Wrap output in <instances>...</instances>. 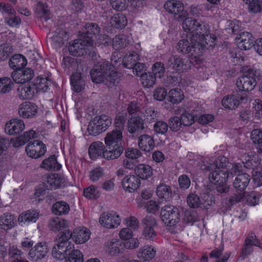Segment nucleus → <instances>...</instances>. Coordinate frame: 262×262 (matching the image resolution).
<instances>
[{
  "mask_svg": "<svg viewBox=\"0 0 262 262\" xmlns=\"http://www.w3.org/2000/svg\"><path fill=\"white\" fill-rule=\"evenodd\" d=\"M90 75L94 82H104L108 86L118 83L120 78V74L115 71L114 66L108 61L103 62L99 68L92 69Z\"/></svg>",
  "mask_w": 262,
  "mask_h": 262,
  "instance_id": "1",
  "label": "nucleus"
},
{
  "mask_svg": "<svg viewBox=\"0 0 262 262\" xmlns=\"http://www.w3.org/2000/svg\"><path fill=\"white\" fill-rule=\"evenodd\" d=\"M260 81H262V72L247 67L243 69V75L237 79L236 85L239 93L249 92L254 90Z\"/></svg>",
  "mask_w": 262,
  "mask_h": 262,
  "instance_id": "2",
  "label": "nucleus"
},
{
  "mask_svg": "<svg viewBox=\"0 0 262 262\" xmlns=\"http://www.w3.org/2000/svg\"><path fill=\"white\" fill-rule=\"evenodd\" d=\"M73 238L72 232L69 229H65L60 233L56 238L57 243L53 247L52 255L53 257L58 260H63L66 252L74 248V245L70 241Z\"/></svg>",
  "mask_w": 262,
  "mask_h": 262,
  "instance_id": "3",
  "label": "nucleus"
},
{
  "mask_svg": "<svg viewBox=\"0 0 262 262\" xmlns=\"http://www.w3.org/2000/svg\"><path fill=\"white\" fill-rule=\"evenodd\" d=\"M176 49L179 53L187 54L192 58H199L203 55V47L194 36L187 35L186 38L179 41Z\"/></svg>",
  "mask_w": 262,
  "mask_h": 262,
  "instance_id": "4",
  "label": "nucleus"
},
{
  "mask_svg": "<svg viewBox=\"0 0 262 262\" xmlns=\"http://www.w3.org/2000/svg\"><path fill=\"white\" fill-rule=\"evenodd\" d=\"M36 133L34 130L30 129L24 132L23 135L11 139L10 142L0 136V155L8 148L10 143L12 145L13 147L18 148L24 145L30 140L34 139L36 137Z\"/></svg>",
  "mask_w": 262,
  "mask_h": 262,
  "instance_id": "5",
  "label": "nucleus"
},
{
  "mask_svg": "<svg viewBox=\"0 0 262 262\" xmlns=\"http://www.w3.org/2000/svg\"><path fill=\"white\" fill-rule=\"evenodd\" d=\"M208 25L205 24L200 20L192 18H185L182 23L184 30L188 33L189 36H194L195 39L200 35H203L207 33Z\"/></svg>",
  "mask_w": 262,
  "mask_h": 262,
  "instance_id": "6",
  "label": "nucleus"
},
{
  "mask_svg": "<svg viewBox=\"0 0 262 262\" xmlns=\"http://www.w3.org/2000/svg\"><path fill=\"white\" fill-rule=\"evenodd\" d=\"M85 40L80 37L79 39L74 40L70 43L69 51L71 55L74 56L91 55V51L94 49L92 45V41Z\"/></svg>",
  "mask_w": 262,
  "mask_h": 262,
  "instance_id": "7",
  "label": "nucleus"
},
{
  "mask_svg": "<svg viewBox=\"0 0 262 262\" xmlns=\"http://www.w3.org/2000/svg\"><path fill=\"white\" fill-rule=\"evenodd\" d=\"M112 124V119L106 115L96 117L91 120L87 130L92 136H97L106 130Z\"/></svg>",
  "mask_w": 262,
  "mask_h": 262,
  "instance_id": "8",
  "label": "nucleus"
},
{
  "mask_svg": "<svg viewBox=\"0 0 262 262\" xmlns=\"http://www.w3.org/2000/svg\"><path fill=\"white\" fill-rule=\"evenodd\" d=\"M161 217L164 224L168 226H173L180 220V211L172 205L165 206L161 210Z\"/></svg>",
  "mask_w": 262,
  "mask_h": 262,
  "instance_id": "9",
  "label": "nucleus"
},
{
  "mask_svg": "<svg viewBox=\"0 0 262 262\" xmlns=\"http://www.w3.org/2000/svg\"><path fill=\"white\" fill-rule=\"evenodd\" d=\"M192 163L196 166V170L194 172H197L198 170H213L214 169H220L226 170L227 160L225 157H220L212 163H209L204 160L192 161Z\"/></svg>",
  "mask_w": 262,
  "mask_h": 262,
  "instance_id": "10",
  "label": "nucleus"
},
{
  "mask_svg": "<svg viewBox=\"0 0 262 262\" xmlns=\"http://www.w3.org/2000/svg\"><path fill=\"white\" fill-rule=\"evenodd\" d=\"M246 94H241L237 91L233 92L231 94L225 96L222 100L223 107L228 110H235L239 104L247 99Z\"/></svg>",
  "mask_w": 262,
  "mask_h": 262,
  "instance_id": "11",
  "label": "nucleus"
},
{
  "mask_svg": "<svg viewBox=\"0 0 262 262\" xmlns=\"http://www.w3.org/2000/svg\"><path fill=\"white\" fill-rule=\"evenodd\" d=\"M143 229L142 232V236L146 240L153 241L157 238V232L154 230L156 226L155 218L151 216H146L142 222Z\"/></svg>",
  "mask_w": 262,
  "mask_h": 262,
  "instance_id": "12",
  "label": "nucleus"
},
{
  "mask_svg": "<svg viewBox=\"0 0 262 262\" xmlns=\"http://www.w3.org/2000/svg\"><path fill=\"white\" fill-rule=\"evenodd\" d=\"M46 151V145L40 140L31 141L26 147L27 155L32 158H39L43 156Z\"/></svg>",
  "mask_w": 262,
  "mask_h": 262,
  "instance_id": "13",
  "label": "nucleus"
},
{
  "mask_svg": "<svg viewBox=\"0 0 262 262\" xmlns=\"http://www.w3.org/2000/svg\"><path fill=\"white\" fill-rule=\"evenodd\" d=\"M191 62L187 60H184L178 56H171L166 62L167 69H171L177 72H184L190 69L191 66Z\"/></svg>",
  "mask_w": 262,
  "mask_h": 262,
  "instance_id": "14",
  "label": "nucleus"
},
{
  "mask_svg": "<svg viewBox=\"0 0 262 262\" xmlns=\"http://www.w3.org/2000/svg\"><path fill=\"white\" fill-rule=\"evenodd\" d=\"M99 223L104 227L113 229L117 227L121 223L120 216L114 212H104L99 217Z\"/></svg>",
  "mask_w": 262,
  "mask_h": 262,
  "instance_id": "15",
  "label": "nucleus"
},
{
  "mask_svg": "<svg viewBox=\"0 0 262 262\" xmlns=\"http://www.w3.org/2000/svg\"><path fill=\"white\" fill-rule=\"evenodd\" d=\"M144 128V120L140 115L132 116L128 119L127 129L133 136H138Z\"/></svg>",
  "mask_w": 262,
  "mask_h": 262,
  "instance_id": "16",
  "label": "nucleus"
},
{
  "mask_svg": "<svg viewBox=\"0 0 262 262\" xmlns=\"http://www.w3.org/2000/svg\"><path fill=\"white\" fill-rule=\"evenodd\" d=\"M25 128L24 121L18 118H13L7 121L4 128L5 133L10 136L19 135Z\"/></svg>",
  "mask_w": 262,
  "mask_h": 262,
  "instance_id": "17",
  "label": "nucleus"
},
{
  "mask_svg": "<svg viewBox=\"0 0 262 262\" xmlns=\"http://www.w3.org/2000/svg\"><path fill=\"white\" fill-rule=\"evenodd\" d=\"M205 200L201 201L199 196L195 193H190L187 198V202L189 206L192 208L203 207L208 209L212 204L211 197L206 194L204 195Z\"/></svg>",
  "mask_w": 262,
  "mask_h": 262,
  "instance_id": "18",
  "label": "nucleus"
},
{
  "mask_svg": "<svg viewBox=\"0 0 262 262\" xmlns=\"http://www.w3.org/2000/svg\"><path fill=\"white\" fill-rule=\"evenodd\" d=\"M49 251L48 245L46 243H39L32 248L30 250L28 255L29 258L36 261L43 258Z\"/></svg>",
  "mask_w": 262,
  "mask_h": 262,
  "instance_id": "19",
  "label": "nucleus"
},
{
  "mask_svg": "<svg viewBox=\"0 0 262 262\" xmlns=\"http://www.w3.org/2000/svg\"><path fill=\"white\" fill-rule=\"evenodd\" d=\"M37 112V106L30 101H26L20 104L18 110V115L24 119L32 118Z\"/></svg>",
  "mask_w": 262,
  "mask_h": 262,
  "instance_id": "20",
  "label": "nucleus"
},
{
  "mask_svg": "<svg viewBox=\"0 0 262 262\" xmlns=\"http://www.w3.org/2000/svg\"><path fill=\"white\" fill-rule=\"evenodd\" d=\"M37 94L35 85L32 83L21 84L17 89V95L22 100L32 99Z\"/></svg>",
  "mask_w": 262,
  "mask_h": 262,
  "instance_id": "21",
  "label": "nucleus"
},
{
  "mask_svg": "<svg viewBox=\"0 0 262 262\" xmlns=\"http://www.w3.org/2000/svg\"><path fill=\"white\" fill-rule=\"evenodd\" d=\"M34 75L33 71L30 68L20 69V70L14 71L12 73V77L14 81L16 83H22V84L30 80Z\"/></svg>",
  "mask_w": 262,
  "mask_h": 262,
  "instance_id": "22",
  "label": "nucleus"
},
{
  "mask_svg": "<svg viewBox=\"0 0 262 262\" xmlns=\"http://www.w3.org/2000/svg\"><path fill=\"white\" fill-rule=\"evenodd\" d=\"M122 131L114 129L106 134L104 138L105 146L110 148L114 146H122Z\"/></svg>",
  "mask_w": 262,
  "mask_h": 262,
  "instance_id": "23",
  "label": "nucleus"
},
{
  "mask_svg": "<svg viewBox=\"0 0 262 262\" xmlns=\"http://www.w3.org/2000/svg\"><path fill=\"white\" fill-rule=\"evenodd\" d=\"M100 29L98 25L94 23H88L83 26L82 33L80 36L83 39L89 41L90 39L93 46V37L100 33Z\"/></svg>",
  "mask_w": 262,
  "mask_h": 262,
  "instance_id": "24",
  "label": "nucleus"
},
{
  "mask_svg": "<svg viewBox=\"0 0 262 262\" xmlns=\"http://www.w3.org/2000/svg\"><path fill=\"white\" fill-rule=\"evenodd\" d=\"M236 40L238 47L241 50H246L254 47V38L249 32H244L239 34Z\"/></svg>",
  "mask_w": 262,
  "mask_h": 262,
  "instance_id": "25",
  "label": "nucleus"
},
{
  "mask_svg": "<svg viewBox=\"0 0 262 262\" xmlns=\"http://www.w3.org/2000/svg\"><path fill=\"white\" fill-rule=\"evenodd\" d=\"M140 179L135 175L126 176L122 180V185L125 191L135 192L140 186Z\"/></svg>",
  "mask_w": 262,
  "mask_h": 262,
  "instance_id": "26",
  "label": "nucleus"
},
{
  "mask_svg": "<svg viewBox=\"0 0 262 262\" xmlns=\"http://www.w3.org/2000/svg\"><path fill=\"white\" fill-rule=\"evenodd\" d=\"M209 171L208 179L211 183H223L226 182L228 177L229 173L228 170L220 169H214L213 170H204Z\"/></svg>",
  "mask_w": 262,
  "mask_h": 262,
  "instance_id": "27",
  "label": "nucleus"
},
{
  "mask_svg": "<svg viewBox=\"0 0 262 262\" xmlns=\"http://www.w3.org/2000/svg\"><path fill=\"white\" fill-rule=\"evenodd\" d=\"M106 146L100 141L92 142L89 148L88 152L91 159L96 160L99 158H103Z\"/></svg>",
  "mask_w": 262,
  "mask_h": 262,
  "instance_id": "28",
  "label": "nucleus"
},
{
  "mask_svg": "<svg viewBox=\"0 0 262 262\" xmlns=\"http://www.w3.org/2000/svg\"><path fill=\"white\" fill-rule=\"evenodd\" d=\"M64 180L58 174H52L47 178L45 186L47 189H56L60 187H65Z\"/></svg>",
  "mask_w": 262,
  "mask_h": 262,
  "instance_id": "29",
  "label": "nucleus"
},
{
  "mask_svg": "<svg viewBox=\"0 0 262 262\" xmlns=\"http://www.w3.org/2000/svg\"><path fill=\"white\" fill-rule=\"evenodd\" d=\"M124 150L123 146L106 147L103 158L106 160H114L119 158Z\"/></svg>",
  "mask_w": 262,
  "mask_h": 262,
  "instance_id": "30",
  "label": "nucleus"
},
{
  "mask_svg": "<svg viewBox=\"0 0 262 262\" xmlns=\"http://www.w3.org/2000/svg\"><path fill=\"white\" fill-rule=\"evenodd\" d=\"M73 234V239L78 244H83L87 242L90 237V232L86 228L82 229H75Z\"/></svg>",
  "mask_w": 262,
  "mask_h": 262,
  "instance_id": "31",
  "label": "nucleus"
},
{
  "mask_svg": "<svg viewBox=\"0 0 262 262\" xmlns=\"http://www.w3.org/2000/svg\"><path fill=\"white\" fill-rule=\"evenodd\" d=\"M138 145L139 148L145 151L149 152L155 147L154 139L148 135H142L139 138Z\"/></svg>",
  "mask_w": 262,
  "mask_h": 262,
  "instance_id": "32",
  "label": "nucleus"
},
{
  "mask_svg": "<svg viewBox=\"0 0 262 262\" xmlns=\"http://www.w3.org/2000/svg\"><path fill=\"white\" fill-rule=\"evenodd\" d=\"M164 7L167 11L174 15L183 12L184 10L183 4L178 1H167L165 3Z\"/></svg>",
  "mask_w": 262,
  "mask_h": 262,
  "instance_id": "33",
  "label": "nucleus"
},
{
  "mask_svg": "<svg viewBox=\"0 0 262 262\" xmlns=\"http://www.w3.org/2000/svg\"><path fill=\"white\" fill-rule=\"evenodd\" d=\"M39 217V213L34 210H28L22 212L19 216L18 222L19 224L35 223Z\"/></svg>",
  "mask_w": 262,
  "mask_h": 262,
  "instance_id": "34",
  "label": "nucleus"
},
{
  "mask_svg": "<svg viewBox=\"0 0 262 262\" xmlns=\"http://www.w3.org/2000/svg\"><path fill=\"white\" fill-rule=\"evenodd\" d=\"M216 38L213 34L209 33V27L207 29V33L203 35H200L198 38L199 45L203 47V53L205 48H209L214 46Z\"/></svg>",
  "mask_w": 262,
  "mask_h": 262,
  "instance_id": "35",
  "label": "nucleus"
},
{
  "mask_svg": "<svg viewBox=\"0 0 262 262\" xmlns=\"http://www.w3.org/2000/svg\"><path fill=\"white\" fill-rule=\"evenodd\" d=\"M250 180V176L246 173L238 174L233 182V186L235 189L243 191L248 186Z\"/></svg>",
  "mask_w": 262,
  "mask_h": 262,
  "instance_id": "36",
  "label": "nucleus"
},
{
  "mask_svg": "<svg viewBox=\"0 0 262 262\" xmlns=\"http://www.w3.org/2000/svg\"><path fill=\"white\" fill-rule=\"evenodd\" d=\"M40 167L49 171L59 170L61 165L58 164L55 155H51L43 160Z\"/></svg>",
  "mask_w": 262,
  "mask_h": 262,
  "instance_id": "37",
  "label": "nucleus"
},
{
  "mask_svg": "<svg viewBox=\"0 0 262 262\" xmlns=\"http://www.w3.org/2000/svg\"><path fill=\"white\" fill-rule=\"evenodd\" d=\"M27 60L25 56L21 54H15L9 60L10 68L15 71L24 68L27 65Z\"/></svg>",
  "mask_w": 262,
  "mask_h": 262,
  "instance_id": "38",
  "label": "nucleus"
},
{
  "mask_svg": "<svg viewBox=\"0 0 262 262\" xmlns=\"http://www.w3.org/2000/svg\"><path fill=\"white\" fill-rule=\"evenodd\" d=\"M135 172L139 179H147L152 174V169L148 165L145 164H139L135 169Z\"/></svg>",
  "mask_w": 262,
  "mask_h": 262,
  "instance_id": "39",
  "label": "nucleus"
},
{
  "mask_svg": "<svg viewBox=\"0 0 262 262\" xmlns=\"http://www.w3.org/2000/svg\"><path fill=\"white\" fill-rule=\"evenodd\" d=\"M68 225L67 221L59 217L51 219L49 222V227L54 232L65 230Z\"/></svg>",
  "mask_w": 262,
  "mask_h": 262,
  "instance_id": "40",
  "label": "nucleus"
},
{
  "mask_svg": "<svg viewBox=\"0 0 262 262\" xmlns=\"http://www.w3.org/2000/svg\"><path fill=\"white\" fill-rule=\"evenodd\" d=\"M156 193L160 199L167 201L171 198L172 191L169 186L161 183L157 187Z\"/></svg>",
  "mask_w": 262,
  "mask_h": 262,
  "instance_id": "41",
  "label": "nucleus"
},
{
  "mask_svg": "<svg viewBox=\"0 0 262 262\" xmlns=\"http://www.w3.org/2000/svg\"><path fill=\"white\" fill-rule=\"evenodd\" d=\"M15 217L14 215L6 213L0 217V227L5 230H9L14 226Z\"/></svg>",
  "mask_w": 262,
  "mask_h": 262,
  "instance_id": "42",
  "label": "nucleus"
},
{
  "mask_svg": "<svg viewBox=\"0 0 262 262\" xmlns=\"http://www.w3.org/2000/svg\"><path fill=\"white\" fill-rule=\"evenodd\" d=\"M52 212L57 215H65L69 213V205L64 201H58L54 203L52 208Z\"/></svg>",
  "mask_w": 262,
  "mask_h": 262,
  "instance_id": "43",
  "label": "nucleus"
},
{
  "mask_svg": "<svg viewBox=\"0 0 262 262\" xmlns=\"http://www.w3.org/2000/svg\"><path fill=\"white\" fill-rule=\"evenodd\" d=\"M156 252V250L154 247L146 246L140 250L138 256L144 261L149 260L155 257Z\"/></svg>",
  "mask_w": 262,
  "mask_h": 262,
  "instance_id": "44",
  "label": "nucleus"
},
{
  "mask_svg": "<svg viewBox=\"0 0 262 262\" xmlns=\"http://www.w3.org/2000/svg\"><path fill=\"white\" fill-rule=\"evenodd\" d=\"M71 82L75 92L79 93L84 88L85 81L79 73L73 74L71 77Z\"/></svg>",
  "mask_w": 262,
  "mask_h": 262,
  "instance_id": "45",
  "label": "nucleus"
},
{
  "mask_svg": "<svg viewBox=\"0 0 262 262\" xmlns=\"http://www.w3.org/2000/svg\"><path fill=\"white\" fill-rule=\"evenodd\" d=\"M184 97L183 91L179 88L171 90L167 94L168 100L173 104L181 102Z\"/></svg>",
  "mask_w": 262,
  "mask_h": 262,
  "instance_id": "46",
  "label": "nucleus"
},
{
  "mask_svg": "<svg viewBox=\"0 0 262 262\" xmlns=\"http://www.w3.org/2000/svg\"><path fill=\"white\" fill-rule=\"evenodd\" d=\"M127 19L124 15L118 13L113 15L111 19V24L114 28L123 29L127 25Z\"/></svg>",
  "mask_w": 262,
  "mask_h": 262,
  "instance_id": "47",
  "label": "nucleus"
},
{
  "mask_svg": "<svg viewBox=\"0 0 262 262\" xmlns=\"http://www.w3.org/2000/svg\"><path fill=\"white\" fill-rule=\"evenodd\" d=\"M129 43L128 37L124 34L116 35L113 39L112 45L114 49L119 50L126 47Z\"/></svg>",
  "mask_w": 262,
  "mask_h": 262,
  "instance_id": "48",
  "label": "nucleus"
},
{
  "mask_svg": "<svg viewBox=\"0 0 262 262\" xmlns=\"http://www.w3.org/2000/svg\"><path fill=\"white\" fill-rule=\"evenodd\" d=\"M72 251L68 254L66 252L65 254L66 262H83V255L82 253L79 250H71Z\"/></svg>",
  "mask_w": 262,
  "mask_h": 262,
  "instance_id": "49",
  "label": "nucleus"
},
{
  "mask_svg": "<svg viewBox=\"0 0 262 262\" xmlns=\"http://www.w3.org/2000/svg\"><path fill=\"white\" fill-rule=\"evenodd\" d=\"M139 55L136 52H133L129 54H126L123 58V64L127 69H132L136 62L139 60Z\"/></svg>",
  "mask_w": 262,
  "mask_h": 262,
  "instance_id": "50",
  "label": "nucleus"
},
{
  "mask_svg": "<svg viewBox=\"0 0 262 262\" xmlns=\"http://www.w3.org/2000/svg\"><path fill=\"white\" fill-rule=\"evenodd\" d=\"M14 86V83L8 77L0 78V94H5L11 92Z\"/></svg>",
  "mask_w": 262,
  "mask_h": 262,
  "instance_id": "51",
  "label": "nucleus"
},
{
  "mask_svg": "<svg viewBox=\"0 0 262 262\" xmlns=\"http://www.w3.org/2000/svg\"><path fill=\"white\" fill-rule=\"evenodd\" d=\"M140 80L144 87L149 88L156 83V77L152 72H149L142 74Z\"/></svg>",
  "mask_w": 262,
  "mask_h": 262,
  "instance_id": "52",
  "label": "nucleus"
},
{
  "mask_svg": "<svg viewBox=\"0 0 262 262\" xmlns=\"http://www.w3.org/2000/svg\"><path fill=\"white\" fill-rule=\"evenodd\" d=\"M32 84L35 85L36 92L38 93L39 92H46L51 85V81L47 78L38 77L35 82Z\"/></svg>",
  "mask_w": 262,
  "mask_h": 262,
  "instance_id": "53",
  "label": "nucleus"
},
{
  "mask_svg": "<svg viewBox=\"0 0 262 262\" xmlns=\"http://www.w3.org/2000/svg\"><path fill=\"white\" fill-rule=\"evenodd\" d=\"M124 244L121 243L120 241L111 242L108 245V252L110 255L114 256L122 252L124 250Z\"/></svg>",
  "mask_w": 262,
  "mask_h": 262,
  "instance_id": "54",
  "label": "nucleus"
},
{
  "mask_svg": "<svg viewBox=\"0 0 262 262\" xmlns=\"http://www.w3.org/2000/svg\"><path fill=\"white\" fill-rule=\"evenodd\" d=\"M248 5V10L253 13H259L262 10V1L260 0H243Z\"/></svg>",
  "mask_w": 262,
  "mask_h": 262,
  "instance_id": "55",
  "label": "nucleus"
},
{
  "mask_svg": "<svg viewBox=\"0 0 262 262\" xmlns=\"http://www.w3.org/2000/svg\"><path fill=\"white\" fill-rule=\"evenodd\" d=\"M129 0H110L112 7L116 11H122L125 10L128 4Z\"/></svg>",
  "mask_w": 262,
  "mask_h": 262,
  "instance_id": "56",
  "label": "nucleus"
},
{
  "mask_svg": "<svg viewBox=\"0 0 262 262\" xmlns=\"http://www.w3.org/2000/svg\"><path fill=\"white\" fill-rule=\"evenodd\" d=\"M13 51L12 47L8 43L0 45V59L5 60L10 57Z\"/></svg>",
  "mask_w": 262,
  "mask_h": 262,
  "instance_id": "57",
  "label": "nucleus"
},
{
  "mask_svg": "<svg viewBox=\"0 0 262 262\" xmlns=\"http://www.w3.org/2000/svg\"><path fill=\"white\" fill-rule=\"evenodd\" d=\"M180 72H172L168 75L165 80L166 85H176L181 81Z\"/></svg>",
  "mask_w": 262,
  "mask_h": 262,
  "instance_id": "58",
  "label": "nucleus"
},
{
  "mask_svg": "<svg viewBox=\"0 0 262 262\" xmlns=\"http://www.w3.org/2000/svg\"><path fill=\"white\" fill-rule=\"evenodd\" d=\"M104 174V170L101 167H96L90 172L89 178L93 182L98 181L100 178H102Z\"/></svg>",
  "mask_w": 262,
  "mask_h": 262,
  "instance_id": "59",
  "label": "nucleus"
},
{
  "mask_svg": "<svg viewBox=\"0 0 262 262\" xmlns=\"http://www.w3.org/2000/svg\"><path fill=\"white\" fill-rule=\"evenodd\" d=\"M152 73L156 77L161 78L164 75L165 69L164 64L161 62L155 63L152 67Z\"/></svg>",
  "mask_w": 262,
  "mask_h": 262,
  "instance_id": "60",
  "label": "nucleus"
},
{
  "mask_svg": "<svg viewBox=\"0 0 262 262\" xmlns=\"http://www.w3.org/2000/svg\"><path fill=\"white\" fill-rule=\"evenodd\" d=\"M168 127L173 132L179 131L182 125L181 122V119L177 116L171 117L168 121Z\"/></svg>",
  "mask_w": 262,
  "mask_h": 262,
  "instance_id": "61",
  "label": "nucleus"
},
{
  "mask_svg": "<svg viewBox=\"0 0 262 262\" xmlns=\"http://www.w3.org/2000/svg\"><path fill=\"white\" fill-rule=\"evenodd\" d=\"M168 128V124L163 121H157L154 125V130L157 134L164 135L167 132Z\"/></svg>",
  "mask_w": 262,
  "mask_h": 262,
  "instance_id": "62",
  "label": "nucleus"
},
{
  "mask_svg": "<svg viewBox=\"0 0 262 262\" xmlns=\"http://www.w3.org/2000/svg\"><path fill=\"white\" fill-rule=\"evenodd\" d=\"M22 254L23 252L19 249L14 247H10L9 249L8 254L11 262L21 259Z\"/></svg>",
  "mask_w": 262,
  "mask_h": 262,
  "instance_id": "63",
  "label": "nucleus"
},
{
  "mask_svg": "<svg viewBox=\"0 0 262 262\" xmlns=\"http://www.w3.org/2000/svg\"><path fill=\"white\" fill-rule=\"evenodd\" d=\"M251 139L255 144L262 143V130L260 129H255L251 133Z\"/></svg>",
  "mask_w": 262,
  "mask_h": 262,
  "instance_id": "64",
  "label": "nucleus"
}]
</instances>
